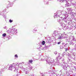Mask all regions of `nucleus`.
Here are the masks:
<instances>
[{"mask_svg": "<svg viewBox=\"0 0 76 76\" xmlns=\"http://www.w3.org/2000/svg\"><path fill=\"white\" fill-rule=\"evenodd\" d=\"M42 61H46L47 64H53V66L56 64V62H54V60L53 58H48L47 56H45V57H43V59H41Z\"/></svg>", "mask_w": 76, "mask_h": 76, "instance_id": "f257e3e1", "label": "nucleus"}, {"mask_svg": "<svg viewBox=\"0 0 76 76\" xmlns=\"http://www.w3.org/2000/svg\"><path fill=\"white\" fill-rule=\"evenodd\" d=\"M66 12L65 11H58L56 12V14H54V18H58V17L60 16L62 14H66Z\"/></svg>", "mask_w": 76, "mask_h": 76, "instance_id": "f03ea898", "label": "nucleus"}, {"mask_svg": "<svg viewBox=\"0 0 76 76\" xmlns=\"http://www.w3.org/2000/svg\"><path fill=\"white\" fill-rule=\"evenodd\" d=\"M68 14L69 12H66L65 14H63L62 15V17L60 18V20L61 19V20H64L65 23H66L67 22V20H66V19H67V18L69 16V15H68Z\"/></svg>", "mask_w": 76, "mask_h": 76, "instance_id": "7ed1b4c3", "label": "nucleus"}, {"mask_svg": "<svg viewBox=\"0 0 76 76\" xmlns=\"http://www.w3.org/2000/svg\"><path fill=\"white\" fill-rule=\"evenodd\" d=\"M68 35H67V34L65 33V32H64L61 34V36H59L58 39L59 40H61L62 39H66V38H68Z\"/></svg>", "mask_w": 76, "mask_h": 76, "instance_id": "20e7f679", "label": "nucleus"}, {"mask_svg": "<svg viewBox=\"0 0 76 76\" xmlns=\"http://www.w3.org/2000/svg\"><path fill=\"white\" fill-rule=\"evenodd\" d=\"M8 70H11V71H14V72H18L17 71L18 70V68H15V66H13V65H11L9 67V68L8 69Z\"/></svg>", "mask_w": 76, "mask_h": 76, "instance_id": "39448f33", "label": "nucleus"}, {"mask_svg": "<svg viewBox=\"0 0 76 76\" xmlns=\"http://www.w3.org/2000/svg\"><path fill=\"white\" fill-rule=\"evenodd\" d=\"M66 65L67 64L65 63L64 62H62V66H63V69L64 70H67V67L66 66Z\"/></svg>", "mask_w": 76, "mask_h": 76, "instance_id": "423d86ee", "label": "nucleus"}, {"mask_svg": "<svg viewBox=\"0 0 76 76\" xmlns=\"http://www.w3.org/2000/svg\"><path fill=\"white\" fill-rule=\"evenodd\" d=\"M63 56H64V55H60L58 57H57L56 58V60H57V61L56 62V63L58 64H59V62H58V60H60L61 59V58H62V57H63Z\"/></svg>", "mask_w": 76, "mask_h": 76, "instance_id": "0eeeda50", "label": "nucleus"}, {"mask_svg": "<svg viewBox=\"0 0 76 76\" xmlns=\"http://www.w3.org/2000/svg\"><path fill=\"white\" fill-rule=\"evenodd\" d=\"M70 39H74V36H70L69 37L68 36V38L66 39V41H69Z\"/></svg>", "mask_w": 76, "mask_h": 76, "instance_id": "6e6552de", "label": "nucleus"}, {"mask_svg": "<svg viewBox=\"0 0 76 76\" xmlns=\"http://www.w3.org/2000/svg\"><path fill=\"white\" fill-rule=\"evenodd\" d=\"M74 61H75V58L72 59H68L67 60V61L68 63H71L70 62H71V63H74V62H75Z\"/></svg>", "mask_w": 76, "mask_h": 76, "instance_id": "1a4fd4ad", "label": "nucleus"}, {"mask_svg": "<svg viewBox=\"0 0 76 76\" xmlns=\"http://www.w3.org/2000/svg\"><path fill=\"white\" fill-rule=\"evenodd\" d=\"M58 34V32L57 31H54L52 35L53 37H55L56 36H57Z\"/></svg>", "mask_w": 76, "mask_h": 76, "instance_id": "9d476101", "label": "nucleus"}, {"mask_svg": "<svg viewBox=\"0 0 76 76\" xmlns=\"http://www.w3.org/2000/svg\"><path fill=\"white\" fill-rule=\"evenodd\" d=\"M58 22H59V23H60V24H62V27H63V28H66V26H64V24H63V22L62 21H61V20H59L58 21Z\"/></svg>", "mask_w": 76, "mask_h": 76, "instance_id": "9b49d317", "label": "nucleus"}, {"mask_svg": "<svg viewBox=\"0 0 76 76\" xmlns=\"http://www.w3.org/2000/svg\"><path fill=\"white\" fill-rule=\"evenodd\" d=\"M49 74H51V75H56V73H55V71L53 70H51L49 71Z\"/></svg>", "mask_w": 76, "mask_h": 76, "instance_id": "f8f14e48", "label": "nucleus"}, {"mask_svg": "<svg viewBox=\"0 0 76 76\" xmlns=\"http://www.w3.org/2000/svg\"><path fill=\"white\" fill-rule=\"evenodd\" d=\"M13 64H14V67L15 68V67H17V68H18L19 67V64H18V63H16V64L13 63Z\"/></svg>", "mask_w": 76, "mask_h": 76, "instance_id": "ddd939ff", "label": "nucleus"}, {"mask_svg": "<svg viewBox=\"0 0 76 76\" xmlns=\"http://www.w3.org/2000/svg\"><path fill=\"white\" fill-rule=\"evenodd\" d=\"M14 31L13 30H11L10 32V33H11L12 34H15V31H17V30L16 29H14Z\"/></svg>", "mask_w": 76, "mask_h": 76, "instance_id": "4468645a", "label": "nucleus"}, {"mask_svg": "<svg viewBox=\"0 0 76 76\" xmlns=\"http://www.w3.org/2000/svg\"><path fill=\"white\" fill-rule=\"evenodd\" d=\"M28 69H29L30 70H32V66L31 65H29L27 67Z\"/></svg>", "mask_w": 76, "mask_h": 76, "instance_id": "2eb2a0df", "label": "nucleus"}, {"mask_svg": "<svg viewBox=\"0 0 76 76\" xmlns=\"http://www.w3.org/2000/svg\"><path fill=\"white\" fill-rule=\"evenodd\" d=\"M24 72L25 73V74H28V73H29V72H28V70L26 69H25V70L24 71Z\"/></svg>", "mask_w": 76, "mask_h": 76, "instance_id": "dca6fc26", "label": "nucleus"}, {"mask_svg": "<svg viewBox=\"0 0 76 76\" xmlns=\"http://www.w3.org/2000/svg\"><path fill=\"white\" fill-rule=\"evenodd\" d=\"M61 2H63V3H67V0H61Z\"/></svg>", "mask_w": 76, "mask_h": 76, "instance_id": "f3484780", "label": "nucleus"}, {"mask_svg": "<svg viewBox=\"0 0 76 76\" xmlns=\"http://www.w3.org/2000/svg\"><path fill=\"white\" fill-rule=\"evenodd\" d=\"M49 45H48V46H47V45H45V48H48V47H50L51 46V44H50V43H49Z\"/></svg>", "mask_w": 76, "mask_h": 76, "instance_id": "a211bd4d", "label": "nucleus"}, {"mask_svg": "<svg viewBox=\"0 0 76 76\" xmlns=\"http://www.w3.org/2000/svg\"><path fill=\"white\" fill-rule=\"evenodd\" d=\"M61 60L62 61V62H65L64 61V56L62 57Z\"/></svg>", "mask_w": 76, "mask_h": 76, "instance_id": "6ab92c4d", "label": "nucleus"}, {"mask_svg": "<svg viewBox=\"0 0 76 76\" xmlns=\"http://www.w3.org/2000/svg\"><path fill=\"white\" fill-rule=\"evenodd\" d=\"M64 70H61L59 72L61 74H62V73H64Z\"/></svg>", "mask_w": 76, "mask_h": 76, "instance_id": "aec40b11", "label": "nucleus"}, {"mask_svg": "<svg viewBox=\"0 0 76 76\" xmlns=\"http://www.w3.org/2000/svg\"><path fill=\"white\" fill-rule=\"evenodd\" d=\"M60 51H61L62 49L63 48V46H60Z\"/></svg>", "mask_w": 76, "mask_h": 76, "instance_id": "412c9836", "label": "nucleus"}, {"mask_svg": "<svg viewBox=\"0 0 76 76\" xmlns=\"http://www.w3.org/2000/svg\"><path fill=\"white\" fill-rule=\"evenodd\" d=\"M45 41H43L42 42V45H44V44H45Z\"/></svg>", "mask_w": 76, "mask_h": 76, "instance_id": "4be33fe9", "label": "nucleus"}, {"mask_svg": "<svg viewBox=\"0 0 76 76\" xmlns=\"http://www.w3.org/2000/svg\"><path fill=\"white\" fill-rule=\"evenodd\" d=\"M6 33H4L2 34L3 37H6Z\"/></svg>", "mask_w": 76, "mask_h": 76, "instance_id": "5701e85b", "label": "nucleus"}, {"mask_svg": "<svg viewBox=\"0 0 76 76\" xmlns=\"http://www.w3.org/2000/svg\"><path fill=\"white\" fill-rule=\"evenodd\" d=\"M29 63H32V62H33V60H29Z\"/></svg>", "mask_w": 76, "mask_h": 76, "instance_id": "b1692460", "label": "nucleus"}, {"mask_svg": "<svg viewBox=\"0 0 76 76\" xmlns=\"http://www.w3.org/2000/svg\"><path fill=\"white\" fill-rule=\"evenodd\" d=\"M5 14H3V16H4V18H6V15Z\"/></svg>", "mask_w": 76, "mask_h": 76, "instance_id": "393cba45", "label": "nucleus"}, {"mask_svg": "<svg viewBox=\"0 0 76 76\" xmlns=\"http://www.w3.org/2000/svg\"><path fill=\"white\" fill-rule=\"evenodd\" d=\"M48 4V2L45 1V4Z\"/></svg>", "mask_w": 76, "mask_h": 76, "instance_id": "a878e982", "label": "nucleus"}, {"mask_svg": "<svg viewBox=\"0 0 76 76\" xmlns=\"http://www.w3.org/2000/svg\"><path fill=\"white\" fill-rule=\"evenodd\" d=\"M67 45H68V44H65L64 46V47H67Z\"/></svg>", "mask_w": 76, "mask_h": 76, "instance_id": "bb28decb", "label": "nucleus"}, {"mask_svg": "<svg viewBox=\"0 0 76 76\" xmlns=\"http://www.w3.org/2000/svg\"><path fill=\"white\" fill-rule=\"evenodd\" d=\"M67 10H68V11H69H69H70L71 10V9L70 8H68V9H67Z\"/></svg>", "mask_w": 76, "mask_h": 76, "instance_id": "cd10ccee", "label": "nucleus"}, {"mask_svg": "<svg viewBox=\"0 0 76 76\" xmlns=\"http://www.w3.org/2000/svg\"><path fill=\"white\" fill-rule=\"evenodd\" d=\"M9 22H10V23H12V22H13V20H9Z\"/></svg>", "mask_w": 76, "mask_h": 76, "instance_id": "c85d7f7f", "label": "nucleus"}, {"mask_svg": "<svg viewBox=\"0 0 76 76\" xmlns=\"http://www.w3.org/2000/svg\"><path fill=\"white\" fill-rule=\"evenodd\" d=\"M15 57H16V58H18V56L17 55H15Z\"/></svg>", "mask_w": 76, "mask_h": 76, "instance_id": "c756f323", "label": "nucleus"}, {"mask_svg": "<svg viewBox=\"0 0 76 76\" xmlns=\"http://www.w3.org/2000/svg\"><path fill=\"white\" fill-rule=\"evenodd\" d=\"M65 51H67L68 50H69L67 48H65Z\"/></svg>", "mask_w": 76, "mask_h": 76, "instance_id": "7c9ffc66", "label": "nucleus"}, {"mask_svg": "<svg viewBox=\"0 0 76 76\" xmlns=\"http://www.w3.org/2000/svg\"><path fill=\"white\" fill-rule=\"evenodd\" d=\"M71 22H69L68 23V24L69 25H70L71 24Z\"/></svg>", "mask_w": 76, "mask_h": 76, "instance_id": "2f4dec72", "label": "nucleus"}, {"mask_svg": "<svg viewBox=\"0 0 76 76\" xmlns=\"http://www.w3.org/2000/svg\"><path fill=\"white\" fill-rule=\"evenodd\" d=\"M54 54H55L56 55L57 54V52L55 51L54 52Z\"/></svg>", "mask_w": 76, "mask_h": 76, "instance_id": "473e14b6", "label": "nucleus"}, {"mask_svg": "<svg viewBox=\"0 0 76 76\" xmlns=\"http://www.w3.org/2000/svg\"><path fill=\"white\" fill-rule=\"evenodd\" d=\"M73 42H71L69 43V44H70V45H72V44Z\"/></svg>", "mask_w": 76, "mask_h": 76, "instance_id": "72a5a7b5", "label": "nucleus"}, {"mask_svg": "<svg viewBox=\"0 0 76 76\" xmlns=\"http://www.w3.org/2000/svg\"><path fill=\"white\" fill-rule=\"evenodd\" d=\"M41 75L42 76H45L44 74L42 73Z\"/></svg>", "mask_w": 76, "mask_h": 76, "instance_id": "f704fd0d", "label": "nucleus"}, {"mask_svg": "<svg viewBox=\"0 0 76 76\" xmlns=\"http://www.w3.org/2000/svg\"><path fill=\"white\" fill-rule=\"evenodd\" d=\"M74 48L75 49H76V44L74 45Z\"/></svg>", "mask_w": 76, "mask_h": 76, "instance_id": "c9c22d12", "label": "nucleus"}, {"mask_svg": "<svg viewBox=\"0 0 76 76\" xmlns=\"http://www.w3.org/2000/svg\"><path fill=\"white\" fill-rule=\"evenodd\" d=\"M11 5V3H10L9 4V5H10V6H9V7H11V6H10Z\"/></svg>", "mask_w": 76, "mask_h": 76, "instance_id": "e433bc0d", "label": "nucleus"}, {"mask_svg": "<svg viewBox=\"0 0 76 76\" xmlns=\"http://www.w3.org/2000/svg\"><path fill=\"white\" fill-rule=\"evenodd\" d=\"M74 69H75V70H76V66H74L73 67Z\"/></svg>", "mask_w": 76, "mask_h": 76, "instance_id": "4c0bfd02", "label": "nucleus"}, {"mask_svg": "<svg viewBox=\"0 0 76 76\" xmlns=\"http://www.w3.org/2000/svg\"><path fill=\"white\" fill-rule=\"evenodd\" d=\"M65 44L64 43H63L62 44V45L64 46V45H65Z\"/></svg>", "mask_w": 76, "mask_h": 76, "instance_id": "58836bf2", "label": "nucleus"}, {"mask_svg": "<svg viewBox=\"0 0 76 76\" xmlns=\"http://www.w3.org/2000/svg\"><path fill=\"white\" fill-rule=\"evenodd\" d=\"M74 44H75V43L72 42V44H71V45H73Z\"/></svg>", "mask_w": 76, "mask_h": 76, "instance_id": "ea45409f", "label": "nucleus"}, {"mask_svg": "<svg viewBox=\"0 0 76 76\" xmlns=\"http://www.w3.org/2000/svg\"><path fill=\"white\" fill-rule=\"evenodd\" d=\"M37 31V30H36V29H34V31H33V32H34V31Z\"/></svg>", "mask_w": 76, "mask_h": 76, "instance_id": "a19ab883", "label": "nucleus"}, {"mask_svg": "<svg viewBox=\"0 0 76 76\" xmlns=\"http://www.w3.org/2000/svg\"><path fill=\"white\" fill-rule=\"evenodd\" d=\"M61 43V42H58V44H60Z\"/></svg>", "mask_w": 76, "mask_h": 76, "instance_id": "79ce46f5", "label": "nucleus"}, {"mask_svg": "<svg viewBox=\"0 0 76 76\" xmlns=\"http://www.w3.org/2000/svg\"><path fill=\"white\" fill-rule=\"evenodd\" d=\"M63 54H64V55L66 54V53H65V52H64L63 53Z\"/></svg>", "mask_w": 76, "mask_h": 76, "instance_id": "37998d69", "label": "nucleus"}, {"mask_svg": "<svg viewBox=\"0 0 76 76\" xmlns=\"http://www.w3.org/2000/svg\"><path fill=\"white\" fill-rule=\"evenodd\" d=\"M72 14H71V16H73V17H74V14H72Z\"/></svg>", "mask_w": 76, "mask_h": 76, "instance_id": "c03bdc74", "label": "nucleus"}, {"mask_svg": "<svg viewBox=\"0 0 76 76\" xmlns=\"http://www.w3.org/2000/svg\"><path fill=\"white\" fill-rule=\"evenodd\" d=\"M44 47H42V48H41V49L42 50H44Z\"/></svg>", "mask_w": 76, "mask_h": 76, "instance_id": "a18cd8bd", "label": "nucleus"}, {"mask_svg": "<svg viewBox=\"0 0 76 76\" xmlns=\"http://www.w3.org/2000/svg\"><path fill=\"white\" fill-rule=\"evenodd\" d=\"M31 76H35V75H31Z\"/></svg>", "mask_w": 76, "mask_h": 76, "instance_id": "49530a36", "label": "nucleus"}, {"mask_svg": "<svg viewBox=\"0 0 76 76\" xmlns=\"http://www.w3.org/2000/svg\"><path fill=\"white\" fill-rule=\"evenodd\" d=\"M70 58H72V59H74V58H73V57H72V56H70Z\"/></svg>", "mask_w": 76, "mask_h": 76, "instance_id": "de8ad7c7", "label": "nucleus"}, {"mask_svg": "<svg viewBox=\"0 0 76 76\" xmlns=\"http://www.w3.org/2000/svg\"><path fill=\"white\" fill-rule=\"evenodd\" d=\"M41 47H42V45H40V47H39L40 48H41Z\"/></svg>", "mask_w": 76, "mask_h": 76, "instance_id": "09e8293b", "label": "nucleus"}, {"mask_svg": "<svg viewBox=\"0 0 76 76\" xmlns=\"http://www.w3.org/2000/svg\"><path fill=\"white\" fill-rule=\"evenodd\" d=\"M73 56H75V54H74V53H73Z\"/></svg>", "mask_w": 76, "mask_h": 76, "instance_id": "8fccbe9b", "label": "nucleus"}, {"mask_svg": "<svg viewBox=\"0 0 76 76\" xmlns=\"http://www.w3.org/2000/svg\"><path fill=\"white\" fill-rule=\"evenodd\" d=\"M65 5H66V7H67L68 6H67V4H65Z\"/></svg>", "mask_w": 76, "mask_h": 76, "instance_id": "3c124183", "label": "nucleus"}, {"mask_svg": "<svg viewBox=\"0 0 76 76\" xmlns=\"http://www.w3.org/2000/svg\"><path fill=\"white\" fill-rule=\"evenodd\" d=\"M20 73L19 72H18V75H20Z\"/></svg>", "mask_w": 76, "mask_h": 76, "instance_id": "603ef678", "label": "nucleus"}, {"mask_svg": "<svg viewBox=\"0 0 76 76\" xmlns=\"http://www.w3.org/2000/svg\"><path fill=\"white\" fill-rule=\"evenodd\" d=\"M46 42H47V43H48L49 42L48 41L47 42V41H46Z\"/></svg>", "mask_w": 76, "mask_h": 76, "instance_id": "864d4df0", "label": "nucleus"}, {"mask_svg": "<svg viewBox=\"0 0 76 76\" xmlns=\"http://www.w3.org/2000/svg\"><path fill=\"white\" fill-rule=\"evenodd\" d=\"M75 8L76 9V6L75 7Z\"/></svg>", "mask_w": 76, "mask_h": 76, "instance_id": "5fc2aeb1", "label": "nucleus"}, {"mask_svg": "<svg viewBox=\"0 0 76 76\" xmlns=\"http://www.w3.org/2000/svg\"><path fill=\"white\" fill-rule=\"evenodd\" d=\"M24 63L23 62V64H24Z\"/></svg>", "mask_w": 76, "mask_h": 76, "instance_id": "6e6d98bb", "label": "nucleus"}, {"mask_svg": "<svg viewBox=\"0 0 76 76\" xmlns=\"http://www.w3.org/2000/svg\"><path fill=\"white\" fill-rule=\"evenodd\" d=\"M75 41H76V39H75Z\"/></svg>", "mask_w": 76, "mask_h": 76, "instance_id": "4d7b16f0", "label": "nucleus"}, {"mask_svg": "<svg viewBox=\"0 0 76 76\" xmlns=\"http://www.w3.org/2000/svg\"><path fill=\"white\" fill-rule=\"evenodd\" d=\"M28 63V64H29V63L28 62H27Z\"/></svg>", "mask_w": 76, "mask_h": 76, "instance_id": "13d9d810", "label": "nucleus"}, {"mask_svg": "<svg viewBox=\"0 0 76 76\" xmlns=\"http://www.w3.org/2000/svg\"><path fill=\"white\" fill-rule=\"evenodd\" d=\"M16 76H18V75H16Z\"/></svg>", "mask_w": 76, "mask_h": 76, "instance_id": "bf43d9fd", "label": "nucleus"}, {"mask_svg": "<svg viewBox=\"0 0 76 76\" xmlns=\"http://www.w3.org/2000/svg\"><path fill=\"white\" fill-rule=\"evenodd\" d=\"M75 28H76V27H75Z\"/></svg>", "mask_w": 76, "mask_h": 76, "instance_id": "052dcab7", "label": "nucleus"}, {"mask_svg": "<svg viewBox=\"0 0 76 76\" xmlns=\"http://www.w3.org/2000/svg\"><path fill=\"white\" fill-rule=\"evenodd\" d=\"M75 64H76V63H75Z\"/></svg>", "mask_w": 76, "mask_h": 76, "instance_id": "680f3d73", "label": "nucleus"}, {"mask_svg": "<svg viewBox=\"0 0 76 76\" xmlns=\"http://www.w3.org/2000/svg\"><path fill=\"white\" fill-rule=\"evenodd\" d=\"M21 64H22V63H21Z\"/></svg>", "mask_w": 76, "mask_h": 76, "instance_id": "e2e57ef3", "label": "nucleus"}, {"mask_svg": "<svg viewBox=\"0 0 76 76\" xmlns=\"http://www.w3.org/2000/svg\"><path fill=\"white\" fill-rule=\"evenodd\" d=\"M50 0V1H51V0Z\"/></svg>", "mask_w": 76, "mask_h": 76, "instance_id": "0e129e2a", "label": "nucleus"}, {"mask_svg": "<svg viewBox=\"0 0 76 76\" xmlns=\"http://www.w3.org/2000/svg\"><path fill=\"white\" fill-rule=\"evenodd\" d=\"M75 26H76V25H75Z\"/></svg>", "mask_w": 76, "mask_h": 76, "instance_id": "69168bd1", "label": "nucleus"}, {"mask_svg": "<svg viewBox=\"0 0 76 76\" xmlns=\"http://www.w3.org/2000/svg\"><path fill=\"white\" fill-rule=\"evenodd\" d=\"M75 71H76V69Z\"/></svg>", "mask_w": 76, "mask_h": 76, "instance_id": "338daca9", "label": "nucleus"}]
</instances>
